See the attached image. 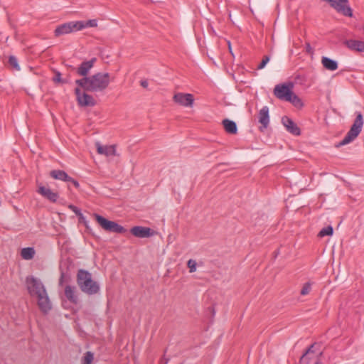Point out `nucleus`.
<instances>
[{
    "label": "nucleus",
    "mask_w": 364,
    "mask_h": 364,
    "mask_svg": "<svg viewBox=\"0 0 364 364\" xmlns=\"http://www.w3.org/2000/svg\"><path fill=\"white\" fill-rule=\"evenodd\" d=\"M333 232V228L331 225H329V226L321 230V231L318 232V236L321 237H323L326 235H332Z\"/></svg>",
    "instance_id": "obj_23"
},
{
    "label": "nucleus",
    "mask_w": 364,
    "mask_h": 364,
    "mask_svg": "<svg viewBox=\"0 0 364 364\" xmlns=\"http://www.w3.org/2000/svg\"><path fill=\"white\" fill-rule=\"evenodd\" d=\"M81 23L84 26L83 28L86 27H96L97 26V21L95 19L88 20L86 22L81 21Z\"/></svg>",
    "instance_id": "obj_28"
},
{
    "label": "nucleus",
    "mask_w": 364,
    "mask_h": 364,
    "mask_svg": "<svg viewBox=\"0 0 364 364\" xmlns=\"http://www.w3.org/2000/svg\"><path fill=\"white\" fill-rule=\"evenodd\" d=\"M64 282V273H61L60 278L59 279V284L62 285Z\"/></svg>",
    "instance_id": "obj_36"
},
{
    "label": "nucleus",
    "mask_w": 364,
    "mask_h": 364,
    "mask_svg": "<svg viewBox=\"0 0 364 364\" xmlns=\"http://www.w3.org/2000/svg\"><path fill=\"white\" fill-rule=\"evenodd\" d=\"M222 124L225 132L230 134H235L237 132V124L234 121L228 119H225L222 121Z\"/></svg>",
    "instance_id": "obj_19"
},
{
    "label": "nucleus",
    "mask_w": 364,
    "mask_h": 364,
    "mask_svg": "<svg viewBox=\"0 0 364 364\" xmlns=\"http://www.w3.org/2000/svg\"><path fill=\"white\" fill-rule=\"evenodd\" d=\"M26 284L29 294L31 296L37 297L40 309L45 313L50 310V301L44 285L41 280L33 276L27 277Z\"/></svg>",
    "instance_id": "obj_1"
},
{
    "label": "nucleus",
    "mask_w": 364,
    "mask_h": 364,
    "mask_svg": "<svg viewBox=\"0 0 364 364\" xmlns=\"http://www.w3.org/2000/svg\"><path fill=\"white\" fill-rule=\"evenodd\" d=\"M293 84L282 83L277 85L274 88V96L280 100L291 102L295 107H302L301 100L292 91Z\"/></svg>",
    "instance_id": "obj_4"
},
{
    "label": "nucleus",
    "mask_w": 364,
    "mask_h": 364,
    "mask_svg": "<svg viewBox=\"0 0 364 364\" xmlns=\"http://www.w3.org/2000/svg\"><path fill=\"white\" fill-rule=\"evenodd\" d=\"M95 62V58H92L90 60L82 62L77 68V73L80 76H83V77H87V75L91 68L94 66Z\"/></svg>",
    "instance_id": "obj_12"
},
{
    "label": "nucleus",
    "mask_w": 364,
    "mask_h": 364,
    "mask_svg": "<svg viewBox=\"0 0 364 364\" xmlns=\"http://www.w3.org/2000/svg\"><path fill=\"white\" fill-rule=\"evenodd\" d=\"M9 63L16 70H20V66H19V65L18 63V60H17V58L15 56L11 55L9 57Z\"/></svg>",
    "instance_id": "obj_24"
},
{
    "label": "nucleus",
    "mask_w": 364,
    "mask_h": 364,
    "mask_svg": "<svg viewBox=\"0 0 364 364\" xmlns=\"http://www.w3.org/2000/svg\"><path fill=\"white\" fill-rule=\"evenodd\" d=\"M50 176L54 179L65 182L71 179V177L65 171L59 169L52 170L50 172Z\"/></svg>",
    "instance_id": "obj_20"
},
{
    "label": "nucleus",
    "mask_w": 364,
    "mask_h": 364,
    "mask_svg": "<svg viewBox=\"0 0 364 364\" xmlns=\"http://www.w3.org/2000/svg\"><path fill=\"white\" fill-rule=\"evenodd\" d=\"M196 264H197L196 262L193 259H191L188 261L187 265H188V267L189 268V272L191 273L196 272Z\"/></svg>",
    "instance_id": "obj_29"
},
{
    "label": "nucleus",
    "mask_w": 364,
    "mask_h": 364,
    "mask_svg": "<svg viewBox=\"0 0 364 364\" xmlns=\"http://www.w3.org/2000/svg\"><path fill=\"white\" fill-rule=\"evenodd\" d=\"M140 85H141L143 87L146 88V87H148L149 83H148V81H147V80H141V82H140Z\"/></svg>",
    "instance_id": "obj_34"
},
{
    "label": "nucleus",
    "mask_w": 364,
    "mask_h": 364,
    "mask_svg": "<svg viewBox=\"0 0 364 364\" xmlns=\"http://www.w3.org/2000/svg\"><path fill=\"white\" fill-rule=\"evenodd\" d=\"M95 218L98 224L103 228L105 230L109 232L114 233H124L127 232V230L122 225H119L114 221H111L105 218L98 215L95 214Z\"/></svg>",
    "instance_id": "obj_6"
},
{
    "label": "nucleus",
    "mask_w": 364,
    "mask_h": 364,
    "mask_svg": "<svg viewBox=\"0 0 364 364\" xmlns=\"http://www.w3.org/2000/svg\"><path fill=\"white\" fill-rule=\"evenodd\" d=\"M173 101L186 107H192L193 105L194 98L192 94L178 92L173 97Z\"/></svg>",
    "instance_id": "obj_10"
},
{
    "label": "nucleus",
    "mask_w": 364,
    "mask_h": 364,
    "mask_svg": "<svg viewBox=\"0 0 364 364\" xmlns=\"http://www.w3.org/2000/svg\"><path fill=\"white\" fill-rule=\"evenodd\" d=\"M83 26H84L82 24L81 21H70L58 26L55 29L54 33L55 36H60L81 31L83 29Z\"/></svg>",
    "instance_id": "obj_7"
},
{
    "label": "nucleus",
    "mask_w": 364,
    "mask_h": 364,
    "mask_svg": "<svg viewBox=\"0 0 364 364\" xmlns=\"http://www.w3.org/2000/svg\"><path fill=\"white\" fill-rule=\"evenodd\" d=\"M311 290V284L310 282H306L304 284L301 289V295L306 296L310 293Z\"/></svg>",
    "instance_id": "obj_26"
},
{
    "label": "nucleus",
    "mask_w": 364,
    "mask_h": 364,
    "mask_svg": "<svg viewBox=\"0 0 364 364\" xmlns=\"http://www.w3.org/2000/svg\"><path fill=\"white\" fill-rule=\"evenodd\" d=\"M109 74L108 73H97L90 77H82L75 80V84L87 92H103L109 84Z\"/></svg>",
    "instance_id": "obj_2"
},
{
    "label": "nucleus",
    "mask_w": 364,
    "mask_h": 364,
    "mask_svg": "<svg viewBox=\"0 0 364 364\" xmlns=\"http://www.w3.org/2000/svg\"><path fill=\"white\" fill-rule=\"evenodd\" d=\"M314 344L310 346L300 358V364H319L322 353L314 350Z\"/></svg>",
    "instance_id": "obj_8"
},
{
    "label": "nucleus",
    "mask_w": 364,
    "mask_h": 364,
    "mask_svg": "<svg viewBox=\"0 0 364 364\" xmlns=\"http://www.w3.org/2000/svg\"><path fill=\"white\" fill-rule=\"evenodd\" d=\"M270 60V58L269 56L268 55H265L264 56L262 60L261 61V63L258 65L257 66V69L258 70H261V69H263L266 65L267 64V63Z\"/></svg>",
    "instance_id": "obj_30"
},
{
    "label": "nucleus",
    "mask_w": 364,
    "mask_h": 364,
    "mask_svg": "<svg viewBox=\"0 0 364 364\" xmlns=\"http://www.w3.org/2000/svg\"><path fill=\"white\" fill-rule=\"evenodd\" d=\"M35 253L33 247H24L21 251V256L23 259L30 260L34 257Z\"/></svg>",
    "instance_id": "obj_22"
},
{
    "label": "nucleus",
    "mask_w": 364,
    "mask_h": 364,
    "mask_svg": "<svg viewBox=\"0 0 364 364\" xmlns=\"http://www.w3.org/2000/svg\"><path fill=\"white\" fill-rule=\"evenodd\" d=\"M356 117L352 124L350 130L347 132L344 138L338 144L337 147L346 145L352 142L361 132L363 126V116L361 112H355Z\"/></svg>",
    "instance_id": "obj_5"
},
{
    "label": "nucleus",
    "mask_w": 364,
    "mask_h": 364,
    "mask_svg": "<svg viewBox=\"0 0 364 364\" xmlns=\"http://www.w3.org/2000/svg\"><path fill=\"white\" fill-rule=\"evenodd\" d=\"M77 284L80 290L87 295L97 294L100 290V284L94 281L91 273L80 269L77 273Z\"/></svg>",
    "instance_id": "obj_3"
},
{
    "label": "nucleus",
    "mask_w": 364,
    "mask_h": 364,
    "mask_svg": "<svg viewBox=\"0 0 364 364\" xmlns=\"http://www.w3.org/2000/svg\"><path fill=\"white\" fill-rule=\"evenodd\" d=\"M344 44L351 50L364 52V42L358 40L349 39L344 42Z\"/></svg>",
    "instance_id": "obj_17"
},
{
    "label": "nucleus",
    "mask_w": 364,
    "mask_h": 364,
    "mask_svg": "<svg viewBox=\"0 0 364 364\" xmlns=\"http://www.w3.org/2000/svg\"><path fill=\"white\" fill-rule=\"evenodd\" d=\"M67 182L71 183L76 188H78L80 187L79 183L76 180L73 178L72 177H71V179L69 181H67Z\"/></svg>",
    "instance_id": "obj_33"
},
{
    "label": "nucleus",
    "mask_w": 364,
    "mask_h": 364,
    "mask_svg": "<svg viewBox=\"0 0 364 364\" xmlns=\"http://www.w3.org/2000/svg\"><path fill=\"white\" fill-rule=\"evenodd\" d=\"M38 193L53 203L56 202L58 198L57 193L53 192L50 188H46L43 186L38 188Z\"/></svg>",
    "instance_id": "obj_15"
},
{
    "label": "nucleus",
    "mask_w": 364,
    "mask_h": 364,
    "mask_svg": "<svg viewBox=\"0 0 364 364\" xmlns=\"http://www.w3.org/2000/svg\"><path fill=\"white\" fill-rule=\"evenodd\" d=\"M80 87L78 86L75 89V94L78 105L80 107H94L96 105V101L93 97L87 94L86 92L87 91H82Z\"/></svg>",
    "instance_id": "obj_9"
},
{
    "label": "nucleus",
    "mask_w": 364,
    "mask_h": 364,
    "mask_svg": "<svg viewBox=\"0 0 364 364\" xmlns=\"http://www.w3.org/2000/svg\"><path fill=\"white\" fill-rule=\"evenodd\" d=\"M305 49H306V52L307 53L311 54V55H312L314 53V49L312 48V47L311 46V45L309 42H306L305 43Z\"/></svg>",
    "instance_id": "obj_32"
},
{
    "label": "nucleus",
    "mask_w": 364,
    "mask_h": 364,
    "mask_svg": "<svg viewBox=\"0 0 364 364\" xmlns=\"http://www.w3.org/2000/svg\"><path fill=\"white\" fill-rule=\"evenodd\" d=\"M94 358L93 353L90 351L85 353L82 359V364H91Z\"/></svg>",
    "instance_id": "obj_25"
},
{
    "label": "nucleus",
    "mask_w": 364,
    "mask_h": 364,
    "mask_svg": "<svg viewBox=\"0 0 364 364\" xmlns=\"http://www.w3.org/2000/svg\"><path fill=\"white\" fill-rule=\"evenodd\" d=\"M169 359L166 358L164 356L161 359L160 364H168Z\"/></svg>",
    "instance_id": "obj_35"
},
{
    "label": "nucleus",
    "mask_w": 364,
    "mask_h": 364,
    "mask_svg": "<svg viewBox=\"0 0 364 364\" xmlns=\"http://www.w3.org/2000/svg\"><path fill=\"white\" fill-rule=\"evenodd\" d=\"M65 295L70 302L74 304H77L78 303L79 299L75 287L70 285L65 286Z\"/></svg>",
    "instance_id": "obj_16"
},
{
    "label": "nucleus",
    "mask_w": 364,
    "mask_h": 364,
    "mask_svg": "<svg viewBox=\"0 0 364 364\" xmlns=\"http://www.w3.org/2000/svg\"><path fill=\"white\" fill-rule=\"evenodd\" d=\"M97 153L106 156L116 155V147L114 145H101L100 142L96 143Z\"/></svg>",
    "instance_id": "obj_14"
},
{
    "label": "nucleus",
    "mask_w": 364,
    "mask_h": 364,
    "mask_svg": "<svg viewBox=\"0 0 364 364\" xmlns=\"http://www.w3.org/2000/svg\"><path fill=\"white\" fill-rule=\"evenodd\" d=\"M53 80L54 82H58V83H67L68 82V80L61 78V73L58 71H56L55 73V76H54Z\"/></svg>",
    "instance_id": "obj_27"
},
{
    "label": "nucleus",
    "mask_w": 364,
    "mask_h": 364,
    "mask_svg": "<svg viewBox=\"0 0 364 364\" xmlns=\"http://www.w3.org/2000/svg\"><path fill=\"white\" fill-rule=\"evenodd\" d=\"M68 208L70 209L73 212H74L77 217L82 216V212L80 209L78 208L77 206L70 204L68 205Z\"/></svg>",
    "instance_id": "obj_31"
},
{
    "label": "nucleus",
    "mask_w": 364,
    "mask_h": 364,
    "mask_svg": "<svg viewBox=\"0 0 364 364\" xmlns=\"http://www.w3.org/2000/svg\"><path fill=\"white\" fill-rule=\"evenodd\" d=\"M78 218H79V221H80V222H82V223H86L85 218V216L83 215V214H82V216H81V217H78Z\"/></svg>",
    "instance_id": "obj_37"
},
{
    "label": "nucleus",
    "mask_w": 364,
    "mask_h": 364,
    "mask_svg": "<svg viewBox=\"0 0 364 364\" xmlns=\"http://www.w3.org/2000/svg\"><path fill=\"white\" fill-rule=\"evenodd\" d=\"M282 122L289 132L296 136L300 135V129L292 119L285 116L282 117Z\"/></svg>",
    "instance_id": "obj_13"
},
{
    "label": "nucleus",
    "mask_w": 364,
    "mask_h": 364,
    "mask_svg": "<svg viewBox=\"0 0 364 364\" xmlns=\"http://www.w3.org/2000/svg\"><path fill=\"white\" fill-rule=\"evenodd\" d=\"M130 232L139 238H146L154 235V231L148 227L134 226L131 228Z\"/></svg>",
    "instance_id": "obj_11"
},
{
    "label": "nucleus",
    "mask_w": 364,
    "mask_h": 364,
    "mask_svg": "<svg viewBox=\"0 0 364 364\" xmlns=\"http://www.w3.org/2000/svg\"><path fill=\"white\" fill-rule=\"evenodd\" d=\"M259 122L262 125V127L266 129L269 122V108L267 106L263 107L259 112L258 114Z\"/></svg>",
    "instance_id": "obj_18"
},
{
    "label": "nucleus",
    "mask_w": 364,
    "mask_h": 364,
    "mask_svg": "<svg viewBox=\"0 0 364 364\" xmlns=\"http://www.w3.org/2000/svg\"><path fill=\"white\" fill-rule=\"evenodd\" d=\"M228 48H229L230 52V53H232V49H231L230 42V41H228Z\"/></svg>",
    "instance_id": "obj_38"
},
{
    "label": "nucleus",
    "mask_w": 364,
    "mask_h": 364,
    "mask_svg": "<svg viewBox=\"0 0 364 364\" xmlns=\"http://www.w3.org/2000/svg\"><path fill=\"white\" fill-rule=\"evenodd\" d=\"M322 65L328 70L334 71L338 68V63L330 58L323 56L321 58Z\"/></svg>",
    "instance_id": "obj_21"
}]
</instances>
